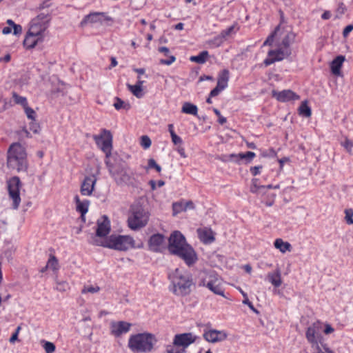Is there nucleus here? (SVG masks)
Segmentation results:
<instances>
[{"mask_svg":"<svg viewBox=\"0 0 353 353\" xmlns=\"http://www.w3.org/2000/svg\"><path fill=\"white\" fill-rule=\"evenodd\" d=\"M109 173L119 186L133 185L135 178L134 172L126 163L121 159L105 160Z\"/></svg>","mask_w":353,"mask_h":353,"instance_id":"f257e3e1","label":"nucleus"},{"mask_svg":"<svg viewBox=\"0 0 353 353\" xmlns=\"http://www.w3.org/2000/svg\"><path fill=\"white\" fill-rule=\"evenodd\" d=\"M170 290L176 296H185L190 294L194 285L192 275L179 268L169 274Z\"/></svg>","mask_w":353,"mask_h":353,"instance_id":"f03ea898","label":"nucleus"},{"mask_svg":"<svg viewBox=\"0 0 353 353\" xmlns=\"http://www.w3.org/2000/svg\"><path fill=\"white\" fill-rule=\"evenodd\" d=\"M157 342L154 334L145 332L132 334L129 337L128 347L133 353H150Z\"/></svg>","mask_w":353,"mask_h":353,"instance_id":"7ed1b4c3","label":"nucleus"},{"mask_svg":"<svg viewBox=\"0 0 353 353\" xmlns=\"http://www.w3.org/2000/svg\"><path fill=\"white\" fill-rule=\"evenodd\" d=\"M8 167L17 172H26L28 163L26 148L19 143L11 144L8 150Z\"/></svg>","mask_w":353,"mask_h":353,"instance_id":"20e7f679","label":"nucleus"},{"mask_svg":"<svg viewBox=\"0 0 353 353\" xmlns=\"http://www.w3.org/2000/svg\"><path fill=\"white\" fill-rule=\"evenodd\" d=\"M92 244L119 251H126L135 247L134 239L129 235L112 234L109 237L100 241L95 238L94 241H92Z\"/></svg>","mask_w":353,"mask_h":353,"instance_id":"39448f33","label":"nucleus"},{"mask_svg":"<svg viewBox=\"0 0 353 353\" xmlns=\"http://www.w3.org/2000/svg\"><path fill=\"white\" fill-rule=\"evenodd\" d=\"M199 279V286L205 287L215 294L225 296L222 280L214 271H201Z\"/></svg>","mask_w":353,"mask_h":353,"instance_id":"423d86ee","label":"nucleus"},{"mask_svg":"<svg viewBox=\"0 0 353 353\" xmlns=\"http://www.w3.org/2000/svg\"><path fill=\"white\" fill-rule=\"evenodd\" d=\"M149 220V213L139 203H134L130 208L128 225L133 230L145 227Z\"/></svg>","mask_w":353,"mask_h":353,"instance_id":"0eeeda50","label":"nucleus"},{"mask_svg":"<svg viewBox=\"0 0 353 353\" xmlns=\"http://www.w3.org/2000/svg\"><path fill=\"white\" fill-rule=\"evenodd\" d=\"M278 35L281 37V46L286 49H289L290 46L294 43L296 37L295 33L291 30L290 28H281L279 25L264 41L263 46H271L274 41V39Z\"/></svg>","mask_w":353,"mask_h":353,"instance_id":"6e6552de","label":"nucleus"},{"mask_svg":"<svg viewBox=\"0 0 353 353\" xmlns=\"http://www.w3.org/2000/svg\"><path fill=\"white\" fill-rule=\"evenodd\" d=\"M93 139L97 146L105 154V160H112V135L110 131L103 129L100 134L94 135Z\"/></svg>","mask_w":353,"mask_h":353,"instance_id":"1a4fd4ad","label":"nucleus"},{"mask_svg":"<svg viewBox=\"0 0 353 353\" xmlns=\"http://www.w3.org/2000/svg\"><path fill=\"white\" fill-rule=\"evenodd\" d=\"M50 20L49 14L41 13L32 19L28 30L30 34L43 37V33L48 29Z\"/></svg>","mask_w":353,"mask_h":353,"instance_id":"9d476101","label":"nucleus"},{"mask_svg":"<svg viewBox=\"0 0 353 353\" xmlns=\"http://www.w3.org/2000/svg\"><path fill=\"white\" fill-rule=\"evenodd\" d=\"M322 324L320 321H316L310 325L305 332V337L312 347L319 349V344H322L323 336L321 335Z\"/></svg>","mask_w":353,"mask_h":353,"instance_id":"9b49d317","label":"nucleus"},{"mask_svg":"<svg viewBox=\"0 0 353 353\" xmlns=\"http://www.w3.org/2000/svg\"><path fill=\"white\" fill-rule=\"evenodd\" d=\"M7 188L10 199L12 201V208L17 209L21 203L19 190L21 182L18 176H13L7 181Z\"/></svg>","mask_w":353,"mask_h":353,"instance_id":"f8f14e48","label":"nucleus"},{"mask_svg":"<svg viewBox=\"0 0 353 353\" xmlns=\"http://www.w3.org/2000/svg\"><path fill=\"white\" fill-rule=\"evenodd\" d=\"M188 245L184 236L179 231H174L170 234L168 239V248L169 252L173 254Z\"/></svg>","mask_w":353,"mask_h":353,"instance_id":"ddd939ff","label":"nucleus"},{"mask_svg":"<svg viewBox=\"0 0 353 353\" xmlns=\"http://www.w3.org/2000/svg\"><path fill=\"white\" fill-rule=\"evenodd\" d=\"M174 254L183 259L188 267L194 265L198 261V256L196 252L190 245L180 249V250Z\"/></svg>","mask_w":353,"mask_h":353,"instance_id":"4468645a","label":"nucleus"},{"mask_svg":"<svg viewBox=\"0 0 353 353\" xmlns=\"http://www.w3.org/2000/svg\"><path fill=\"white\" fill-rule=\"evenodd\" d=\"M110 231V222L106 216H103L101 219L97 221V228L95 236L92 237L90 243L96 238L99 241L106 239V236Z\"/></svg>","mask_w":353,"mask_h":353,"instance_id":"2eb2a0df","label":"nucleus"},{"mask_svg":"<svg viewBox=\"0 0 353 353\" xmlns=\"http://www.w3.org/2000/svg\"><path fill=\"white\" fill-rule=\"evenodd\" d=\"M291 50L290 49L281 48L276 50H270L268 52V57L264 60V64L268 66L275 61H279L283 60L284 58L288 57L290 55Z\"/></svg>","mask_w":353,"mask_h":353,"instance_id":"dca6fc26","label":"nucleus"},{"mask_svg":"<svg viewBox=\"0 0 353 353\" xmlns=\"http://www.w3.org/2000/svg\"><path fill=\"white\" fill-rule=\"evenodd\" d=\"M230 77L229 71L226 69L223 70L218 76L217 85L211 90L210 97H216L228 86Z\"/></svg>","mask_w":353,"mask_h":353,"instance_id":"f3484780","label":"nucleus"},{"mask_svg":"<svg viewBox=\"0 0 353 353\" xmlns=\"http://www.w3.org/2000/svg\"><path fill=\"white\" fill-rule=\"evenodd\" d=\"M196 336L192 333H183L176 334L173 339V344L176 347H183V349L188 347L190 344L195 342Z\"/></svg>","mask_w":353,"mask_h":353,"instance_id":"a211bd4d","label":"nucleus"},{"mask_svg":"<svg viewBox=\"0 0 353 353\" xmlns=\"http://www.w3.org/2000/svg\"><path fill=\"white\" fill-rule=\"evenodd\" d=\"M203 338L209 343H215L225 341L228 338V334L223 330L212 329L205 331Z\"/></svg>","mask_w":353,"mask_h":353,"instance_id":"6ab92c4d","label":"nucleus"},{"mask_svg":"<svg viewBox=\"0 0 353 353\" xmlns=\"http://www.w3.org/2000/svg\"><path fill=\"white\" fill-rule=\"evenodd\" d=\"M132 324L125 321L112 322L111 323V332L115 336H120L123 334L128 332Z\"/></svg>","mask_w":353,"mask_h":353,"instance_id":"aec40b11","label":"nucleus"},{"mask_svg":"<svg viewBox=\"0 0 353 353\" xmlns=\"http://www.w3.org/2000/svg\"><path fill=\"white\" fill-rule=\"evenodd\" d=\"M96 182L97 178L94 175L85 176L81 185V194L84 196L91 195L94 189Z\"/></svg>","mask_w":353,"mask_h":353,"instance_id":"412c9836","label":"nucleus"},{"mask_svg":"<svg viewBox=\"0 0 353 353\" xmlns=\"http://www.w3.org/2000/svg\"><path fill=\"white\" fill-rule=\"evenodd\" d=\"M165 239L164 236L160 234H155L151 236L149 239L148 245L151 251L160 252L163 248Z\"/></svg>","mask_w":353,"mask_h":353,"instance_id":"4be33fe9","label":"nucleus"},{"mask_svg":"<svg viewBox=\"0 0 353 353\" xmlns=\"http://www.w3.org/2000/svg\"><path fill=\"white\" fill-rule=\"evenodd\" d=\"M272 94L273 97L281 102H286L290 100H297L299 99V97L290 90H284L281 92L272 90Z\"/></svg>","mask_w":353,"mask_h":353,"instance_id":"5701e85b","label":"nucleus"},{"mask_svg":"<svg viewBox=\"0 0 353 353\" xmlns=\"http://www.w3.org/2000/svg\"><path fill=\"white\" fill-rule=\"evenodd\" d=\"M272 188H279V185L272 186V185H260L259 184L258 179H253L252 183L250 187V191L252 193H256L259 195H263L266 193V190Z\"/></svg>","mask_w":353,"mask_h":353,"instance_id":"b1692460","label":"nucleus"},{"mask_svg":"<svg viewBox=\"0 0 353 353\" xmlns=\"http://www.w3.org/2000/svg\"><path fill=\"white\" fill-rule=\"evenodd\" d=\"M42 41L43 37L39 35L30 34V31L28 30L27 35L23 41V45L26 48L30 49L33 48L38 43V42Z\"/></svg>","mask_w":353,"mask_h":353,"instance_id":"393cba45","label":"nucleus"},{"mask_svg":"<svg viewBox=\"0 0 353 353\" xmlns=\"http://www.w3.org/2000/svg\"><path fill=\"white\" fill-rule=\"evenodd\" d=\"M104 16L103 12H92L85 16L82 21L81 22V26H84L87 23H101L103 17Z\"/></svg>","mask_w":353,"mask_h":353,"instance_id":"a878e982","label":"nucleus"},{"mask_svg":"<svg viewBox=\"0 0 353 353\" xmlns=\"http://www.w3.org/2000/svg\"><path fill=\"white\" fill-rule=\"evenodd\" d=\"M267 278L275 288H278L282 284L281 272L279 268H276L273 272H269Z\"/></svg>","mask_w":353,"mask_h":353,"instance_id":"bb28decb","label":"nucleus"},{"mask_svg":"<svg viewBox=\"0 0 353 353\" xmlns=\"http://www.w3.org/2000/svg\"><path fill=\"white\" fill-rule=\"evenodd\" d=\"M345 61V57L340 55L336 57L331 63L332 72L336 76L341 75V68L343 61Z\"/></svg>","mask_w":353,"mask_h":353,"instance_id":"cd10ccee","label":"nucleus"},{"mask_svg":"<svg viewBox=\"0 0 353 353\" xmlns=\"http://www.w3.org/2000/svg\"><path fill=\"white\" fill-rule=\"evenodd\" d=\"M200 240L204 243H210L214 241L213 232L211 230H198Z\"/></svg>","mask_w":353,"mask_h":353,"instance_id":"c85d7f7f","label":"nucleus"},{"mask_svg":"<svg viewBox=\"0 0 353 353\" xmlns=\"http://www.w3.org/2000/svg\"><path fill=\"white\" fill-rule=\"evenodd\" d=\"M74 200L77 204V210L81 213V216H84L88 210L90 202L88 200H85L81 201L79 197V196H76L74 197Z\"/></svg>","mask_w":353,"mask_h":353,"instance_id":"c756f323","label":"nucleus"},{"mask_svg":"<svg viewBox=\"0 0 353 353\" xmlns=\"http://www.w3.org/2000/svg\"><path fill=\"white\" fill-rule=\"evenodd\" d=\"M274 245L282 253H285L287 251L290 252L292 249L291 244L287 241H283L281 239H276L274 241Z\"/></svg>","mask_w":353,"mask_h":353,"instance_id":"7c9ffc66","label":"nucleus"},{"mask_svg":"<svg viewBox=\"0 0 353 353\" xmlns=\"http://www.w3.org/2000/svg\"><path fill=\"white\" fill-rule=\"evenodd\" d=\"M255 156L256 154L254 152L248 151L245 153H239L238 154H231L229 156V159H236V161L238 159H245L248 162H250Z\"/></svg>","mask_w":353,"mask_h":353,"instance_id":"2f4dec72","label":"nucleus"},{"mask_svg":"<svg viewBox=\"0 0 353 353\" xmlns=\"http://www.w3.org/2000/svg\"><path fill=\"white\" fill-rule=\"evenodd\" d=\"M181 112L185 114H192L196 116L198 113V108L190 102H185L183 104Z\"/></svg>","mask_w":353,"mask_h":353,"instance_id":"473e14b6","label":"nucleus"},{"mask_svg":"<svg viewBox=\"0 0 353 353\" xmlns=\"http://www.w3.org/2000/svg\"><path fill=\"white\" fill-rule=\"evenodd\" d=\"M208 57L209 54L208 51H202L196 56L190 57V60L192 62H195L199 64H203L206 62Z\"/></svg>","mask_w":353,"mask_h":353,"instance_id":"72a5a7b5","label":"nucleus"},{"mask_svg":"<svg viewBox=\"0 0 353 353\" xmlns=\"http://www.w3.org/2000/svg\"><path fill=\"white\" fill-rule=\"evenodd\" d=\"M59 265L58 259L54 255L50 254L47 264L45 266V269H50L53 271H57L59 270Z\"/></svg>","mask_w":353,"mask_h":353,"instance_id":"f704fd0d","label":"nucleus"},{"mask_svg":"<svg viewBox=\"0 0 353 353\" xmlns=\"http://www.w3.org/2000/svg\"><path fill=\"white\" fill-rule=\"evenodd\" d=\"M127 87H128V90L132 93V94L134 96H135L136 97H137L139 99L143 97L144 93L143 92L142 88L137 86L136 85H130V84H127Z\"/></svg>","mask_w":353,"mask_h":353,"instance_id":"c9c22d12","label":"nucleus"},{"mask_svg":"<svg viewBox=\"0 0 353 353\" xmlns=\"http://www.w3.org/2000/svg\"><path fill=\"white\" fill-rule=\"evenodd\" d=\"M299 111L300 114L305 117H310L312 114L311 108L308 106L306 101L302 102Z\"/></svg>","mask_w":353,"mask_h":353,"instance_id":"e433bc0d","label":"nucleus"},{"mask_svg":"<svg viewBox=\"0 0 353 353\" xmlns=\"http://www.w3.org/2000/svg\"><path fill=\"white\" fill-rule=\"evenodd\" d=\"M113 105L117 110L121 109L129 110L130 108V105L129 103H125L119 97L115 98V102Z\"/></svg>","mask_w":353,"mask_h":353,"instance_id":"4c0bfd02","label":"nucleus"},{"mask_svg":"<svg viewBox=\"0 0 353 353\" xmlns=\"http://www.w3.org/2000/svg\"><path fill=\"white\" fill-rule=\"evenodd\" d=\"M12 97L17 104L21 105L23 108L28 105V101L26 97L18 95L16 92L12 93Z\"/></svg>","mask_w":353,"mask_h":353,"instance_id":"58836bf2","label":"nucleus"},{"mask_svg":"<svg viewBox=\"0 0 353 353\" xmlns=\"http://www.w3.org/2000/svg\"><path fill=\"white\" fill-rule=\"evenodd\" d=\"M70 289L69 283L67 281H56V290L59 292H65Z\"/></svg>","mask_w":353,"mask_h":353,"instance_id":"ea45409f","label":"nucleus"},{"mask_svg":"<svg viewBox=\"0 0 353 353\" xmlns=\"http://www.w3.org/2000/svg\"><path fill=\"white\" fill-rule=\"evenodd\" d=\"M7 24L13 28V34L15 35L20 34L22 32V28L20 25L15 24L14 22L11 19L7 20Z\"/></svg>","mask_w":353,"mask_h":353,"instance_id":"a19ab883","label":"nucleus"},{"mask_svg":"<svg viewBox=\"0 0 353 353\" xmlns=\"http://www.w3.org/2000/svg\"><path fill=\"white\" fill-rule=\"evenodd\" d=\"M172 210L173 215L175 216L183 211H185V208H184L182 202H176L172 204Z\"/></svg>","mask_w":353,"mask_h":353,"instance_id":"79ce46f5","label":"nucleus"},{"mask_svg":"<svg viewBox=\"0 0 353 353\" xmlns=\"http://www.w3.org/2000/svg\"><path fill=\"white\" fill-rule=\"evenodd\" d=\"M240 292L244 298L243 303L244 305H247L254 312L258 314L259 311L254 307L252 303L249 301L247 294L244 292L242 290H240Z\"/></svg>","mask_w":353,"mask_h":353,"instance_id":"37998d69","label":"nucleus"},{"mask_svg":"<svg viewBox=\"0 0 353 353\" xmlns=\"http://www.w3.org/2000/svg\"><path fill=\"white\" fill-rule=\"evenodd\" d=\"M345 219L348 225H353V209L349 208L345 210Z\"/></svg>","mask_w":353,"mask_h":353,"instance_id":"c03bdc74","label":"nucleus"},{"mask_svg":"<svg viewBox=\"0 0 353 353\" xmlns=\"http://www.w3.org/2000/svg\"><path fill=\"white\" fill-rule=\"evenodd\" d=\"M23 108H24V111L26 112V114L27 117L28 119H31L32 121H34L35 120V116H36L35 111L32 108H30L28 106V105H27Z\"/></svg>","mask_w":353,"mask_h":353,"instance_id":"a18cd8bd","label":"nucleus"},{"mask_svg":"<svg viewBox=\"0 0 353 353\" xmlns=\"http://www.w3.org/2000/svg\"><path fill=\"white\" fill-rule=\"evenodd\" d=\"M151 143H152V142H151V140L149 138V137L144 135L141 137V145L144 149L149 148L151 145Z\"/></svg>","mask_w":353,"mask_h":353,"instance_id":"49530a36","label":"nucleus"},{"mask_svg":"<svg viewBox=\"0 0 353 353\" xmlns=\"http://www.w3.org/2000/svg\"><path fill=\"white\" fill-rule=\"evenodd\" d=\"M341 145L349 152H352L353 148V142L348 138L345 137V141L341 143Z\"/></svg>","mask_w":353,"mask_h":353,"instance_id":"de8ad7c7","label":"nucleus"},{"mask_svg":"<svg viewBox=\"0 0 353 353\" xmlns=\"http://www.w3.org/2000/svg\"><path fill=\"white\" fill-rule=\"evenodd\" d=\"M235 28V25H232L228 28L222 30L220 33L221 37H222L225 40L227 37L230 36L234 31Z\"/></svg>","mask_w":353,"mask_h":353,"instance_id":"09e8293b","label":"nucleus"},{"mask_svg":"<svg viewBox=\"0 0 353 353\" xmlns=\"http://www.w3.org/2000/svg\"><path fill=\"white\" fill-rule=\"evenodd\" d=\"M46 353H52L55 351V345L52 342L45 341L43 345Z\"/></svg>","mask_w":353,"mask_h":353,"instance_id":"8fccbe9b","label":"nucleus"},{"mask_svg":"<svg viewBox=\"0 0 353 353\" xmlns=\"http://www.w3.org/2000/svg\"><path fill=\"white\" fill-rule=\"evenodd\" d=\"M224 41L225 39L221 37V34H219L218 36L212 39L210 41V43H212L215 47H219L224 42Z\"/></svg>","mask_w":353,"mask_h":353,"instance_id":"3c124183","label":"nucleus"},{"mask_svg":"<svg viewBox=\"0 0 353 353\" xmlns=\"http://www.w3.org/2000/svg\"><path fill=\"white\" fill-rule=\"evenodd\" d=\"M166 353H184L185 350H180L177 348L176 345H168L166 346L165 349Z\"/></svg>","mask_w":353,"mask_h":353,"instance_id":"603ef678","label":"nucleus"},{"mask_svg":"<svg viewBox=\"0 0 353 353\" xmlns=\"http://www.w3.org/2000/svg\"><path fill=\"white\" fill-rule=\"evenodd\" d=\"M346 10V7L344 5L343 3H341L339 4V6L336 10V18H340L345 12Z\"/></svg>","mask_w":353,"mask_h":353,"instance_id":"864d4df0","label":"nucleus"},{"mask_svg":"<svg viewBox=\"0 0 353 353\" xmlns=\"http://www.w3.org/2000/svg\"><path fill=\"white\" fill-rule=\"evenodd\" d=\"M168 57V59H160L159 63L162 65H170L176 61V57L173 55H169Z\"/></svg>","mask_w":353,"mask_h":353,"instance_id":"5fc2aeb1","label":"nucleus"},{"mask_svg":"<svg viewBox=\"0 0 353 353\" xmlns=\"http://www.w3.org/2000/svg\"><path fill=\"white\" fill-rule=\"evenodd\" d=\"M148 168H154L157 170V172H160L161 170V168L159 165L157 163L154 159H150L148 160Z\"/></svg>","mask_w":353,"mask_h":353,"instance_id":"6e6d98bb","label":"nucleus"},{"mask_svg":"<svg viewBox=\"0 0 353 353\" xmlns=\"http://www.w3.org/2000/svg\"><path fill=\"white\" fill-rule=\"evenodd\" d=\"M21 325H19L16 328L15 332L12 334V335L11 336V337L9 339V341H10V343H14L17 341H18V335H19V333L21 331Z\"/></svg>","mask_w":353,"mask_h":353,"instance_id":"4d7b16f0","label":"nucleus"},{"mask_svg":"<svg viewBox=\"0 0 353 353\" xmlns=\"http://www.w3.org/2000/svg\"><path fill=\"white\" fill-rule=\"evenodd\" d=\"M30 130H32L34 134L39 133L40 126L38 123L34 121H32L30 123Z\"/></svg>","mask_w":353,"mask_h":353,"instance_id":"13d9d810","label":"nucleus"},{"mask_svg":"<svg viewBox=\"0 0 353 353\" xmlns=\"http://www.w3.org/2000/svg\"><path fill=\"white\" fill-rule=\"evenodd\" d=\"M99 290H100V288L98 286H95V287L88 286V287L84 288L82 290V293H87V292L96 293V292H98L99 291Z\"/></svg>","mask_w":353,"mask_h":353,"instance_id":"bf43d9fd","label":"nucleus"},{"mask_svg":"<svg viewBox=\"0 0 353 353\" xmlns=\"http://www.w3.org/2000/svg\"><path fill=\"white\" fill-rule=\"evenodd\" d=\"M213 111L215 113V114L219 117V123L221 125L224 124L226 123L227 121V119L225 117H223L221 114V112L220 111L216 109V108H213Z\"/></svg>","mask_w":353,"mask_h":353,"instance_id":"052dcab7","label":"nucleus"},{"mask_svg":"<svg viewBox=\"0 0 353 353\" xmlns=\"http://www.w3.org/2000/svg\"><path fill=\"white\" fill-rule=\"evenodd\" d=\"M172 141L174 145L181 144L183 141L182 139L178 136L174 132H172Z\"/></svg>","mask_w":353,"mask_h":353,"instance_id":"680f3d73","label":"nucleus"},{"mask_svg":"<svg viewBox=\"0 0 353 353\" xmlns=\"http://www.w3.org/2000/svg\"><path fill=\"white\" fill-rule=\"evenodd\" d=\"M19 135L22 138H30L31 137L30 132L26 128H23L19 132Z\"/></svg>","mask_w":353,"mask_h":353,"instance_id":"e2e57ef3","label":"nucleus"},{"mask_svg":"<svg viewBox=\"0 0 353 353\" xmlns=\"http://www.w3.org/2000/svg\"><path fill=\"white\" fill-rule=\"evenodd\" d=\"M262 165L254 166L250 168V172L252 175L256 176L260 173Z\"/></svg>","mask_w":353,"mask_h":353,"instance_id":"0e129e2a","label":"nucleus"},{"mask_svg":"<svg viewBox=\"0 0 353 353\" xmlns=\"http://www.w3.org/2000/svg\"><path fill=\"white\" fill-rule=\"evenodd\" d=\"M352 30H353L352 24H350V25L347 26L343 31V36L344 37H347V35L350 34V32L352 31Z\"/></svg>","mask_w":353,"mask_h":353,"instance_id":"69168bd1","label":"nucleus"},{"mask_svg":"<svg viewBox=\"0 0 353 353\" xmlns=\"http://www.w3.org/2000/svg\"><path fill=\"white\" fill-rule=\"evenodd\" d=\"M159 52L163 53L165 56L168 57L170 55V50L165 46L159 48Z\"/></svg>","mask_w":353,"mask_h":353,"instance_id":"338daca9","label":"nucleus"},{"mask_svg":"<svg viewBox=\"0 0 353 353\" xmlns=\"http://www.w3.org/2000/svg\"><path fill=\"white\" fill-rule=\"evenodd\" d=\"M334 331V328L330 324H326L325 325L324 333L325 334H331Z\"/></svg>","mask_w":353,"mask_h":353,"instance_id":"774afa93","label":"nucleus"}]
</instances>
